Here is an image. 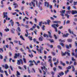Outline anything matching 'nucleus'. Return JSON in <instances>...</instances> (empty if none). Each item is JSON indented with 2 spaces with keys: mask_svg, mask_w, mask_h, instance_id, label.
Instances as JSON below:
<instances>
[{
  "mask_svg": "<svg viewBox=\"0 0 77 77\" xmlns=\"http://www.w3.org/2000/svg\"><path fill=\"white\" fill-rule=\"evenodd\" d=\"M61 54L62 56H65L66 54H67L68 56H70L71 55H70V53L68 52H65V53L63 52V51H62Z\"/></svg>",
  "mask_w": 77,
  "mask_h": 77,
  "instance_id": "nucleus-3",
  "label": "nucleus"
},
{
  "mask_svg": "<svg viewBox=\"0 0 77 77\" xmlns=\"http://www.w3.org/2000/svg\"><path fill=\"white\" fill-rule=\"evenodd\" d=\"M72 61H75V59H74V57H72Z\"/></svg>",
  "mask_w": 77,
  "mask_h": 77,
  "instance_id": "nucleus-61",
  "label": "nucleus"
},
{
  "mask_svg": "<svg viewBox=\"0 0 77 77\" xmlns=\"http://www.w3.org/2000/svg\"><path fill=\"white\" fill-rule=\"evenodd\" d=\"M42 3L41 2H39V3L38 4L39 8V6H40V5H42Z\"/></svg>",
  "mask_w": 77,
  "mask_h": 77,
  "instance_id": "nucleus-43",
  "label": "nucleus"
},
{
  "mask_svg": "<svg viewBox=\"0 0 77 77\" xmlns=\"http://www.w3.org/2000/svg\"><path fill=\"white\" fill-rule=\"evenodd\" d=\"M57 47L59 48V49H60V50H62V48L60 46V45H58L57 46Z\"/></svg>",
  "mask_w": 77,
  "mask_h": 77,
  "instance_id": "nucleus-42",
  "label": "nucleus"
},
{
  "mask_svg": "<svg viewBox=\"0 0 77 77\" xmlns=\"http://www.w3.org/2000/svg\"><path fill=\"white\" fill-rule=\"evenodd\" d=\"M72 67V71L74 72V71H75V75H77V71H75V68H74V66L73 65H72L71 66Z\"/></svg>",
  "mask_w": 77,
  "mask_h": 77,
  "instance_id": "nucleus-5",
  "label": "nucleus"
},
{
  "mask_svg": "<svg viewBox=\"0 0 77 77\" xmlns=\"http://www.w3.org/2000/svg\"><path fill=\"white\" fill-rule=\"evenodd\" d=\"M60 63L61 65H62L63 66H65L66 65L65 63H63L62 61H60Z\"/></svg>",
  "mask_w": 77,
  "mask_h": 77,
  "instance_id": "nucleus-21",
  "label": "nucleus"
},
{
  "mask_svg": "<svg viewBox=\"0 0 77 77\" xmlns=\"http://www.w3.org/2000/svg\"><path fill=\"white\" fill-rule=\"evenodd\" d=\"M47 21L48 22V25H49V23H50V20H47Z\"/></svg>",
  "mask_w": 77,
  "mask_h": 77,
  "instance_id": "nucleus-58",
  "label": "nucleus"
},
{
  "mask_svg": "<svg viewBox=\"0 0 77 77\" xmlns=\"http://www.w3.org/2000/svg\"><path fill=\"white\" fill-rule=\"evenodd\" d=\"M61 16H62V17H63L64 16V13H61L60 14Z\"/></svg>",
  "mask_w": 77,
  "mask_h": 77,
  "instance_id": "nucleus-64",
  "label": "nucleus"
},
{
  "mask_svg": "<svg viewBox=\"0 0 77 77\" xmlns=\"http://www.w3.org/2000/svg\"><path fill=\"white\" fill-rule=\"evenodd\" d=\"M64 75V73H63V72H62L61 73H59V75H60V76H61L62 75Z\"/></svg>",
  "mask_w": 77,
  "mask_h": 77,
  "instance_id": "nucleus-23",
  "label": "nucleus"
},
{
  "mask_svg": "<svg viewBox=\"0 0 77 77\" xmlns=\"http://www.w3.org/2000/svg\"><path fill=\"white\" fill-rule=\"evenodd\" d=\"M31 72L32 73H35V72H36V71L35 70V69L33 68H32V69L31 70Z\"/></svg>",
  "mask_w": 77,
  "mask_h": 77,
  "instance_id": "nucleus-16",
  "label": "nucleus"
},
{
  "mask_svg": "<svg viewBox=\"0 0 77 77\" xmlns=\"http://www.w3.org/2000/svg\"><path fill=\"white\" fill-rule=\"evenodd\" d=\"M9 22V23H11V26H14V22L12 21V20H11Z\"/></svg>",
  "mask_w": 77,
  "mask_h": 77,
  "instance_id": "nucleus-15",
  "label": "nucleus"
},
{
  "mask_svg": "<svg viewBox=\"0 0 77 77\" xmlns=\"http://www.w3.org/2000/svg\"><path fill=\"white\" fill-rule=\"evenodd\" d=\"M29 57H33V54H32V53H31V54H29Z\"/></svg>",
  "mask_w": 77,
  "mask_h": 77,
  "instance_id": "nucleus-29",
  "label": "nucleus"
},
{
  "mask_svg": "<svg viewBox=\"0 0 77 77\" xmlns=\"http://www.w3.org/2000/svg\"><path fill=\"white\" fill-rule=\"evenodd\" d=\"M13 5L14 6L15 5V6H14V8H17V7H18V5H17V4L16 3H14L13 4Z\"/></svg>",
  "mask_w": 77,
  "mask_h": 77,
  "instance_id": "nucleus-28",
  "label": "nucleus"
},
{
  "mask_svg": "<svg viewBox=\"0 0 77 77\" xmlns=\"http://www.w3.org/2000/svg\"><path fill=\"white\" fill-rule=\"evenodd\" d=\"M58 68L60 69H62V67L60 66H58Z\"/></svg>",
  "mask_w": 77,
  "mask_h": 77,
  "instance_id": "nucleus-60",
  "label": "nucleus"
},
{
  "mask_svg": "<svg viewBox=\"0 0 77 77\" xmlns=\"http://www.w3.org/2000/svg\"><path fill=\"white\" fill-rule=\"evenodd\" d=\"M59 41H60V42H65V40H62L61 39H59Z\"/></svg>",
  "mask_w": 77,
  "mask_h": 77,
  "instance_id": "nucleus-31",
  "label": "nucleus"
},
{
  "mask_svg": "<svg viewBox=\"0 0 77 77\" xmlns=\"http://www.w3.org/2000/svg\"><path fill=\"white\" fill-rule=\"evenodd\" d=\"M42 37H40L38 38V40L40 41H42L43 40V38L42 37V36H41Z\"/></svg>",
  "mask_w": 77,
  "mask_h": 77,
  "instance_id": "nucleus-17",
  "label": "nucleus"
},
{
  "mask_svg": "<svg viewBox=\"0 0 77 77\" xmlns=\"http://www.w3.org/2000/svg\"><path fill=\"white\" fill-rule=\"evenodd\" d=\"M31 3L32 5H33V7H35V3L36 5V6H38V1L36 0H33V2H32Z\"/></svg>",
  "mask_w": 77,
  "mask_h": 77,
  "instance_id": "nucleus-2",
  "label": "nucleus"
},
{
  "mask_svg": "<svg viewBox=\"0 0 77 77\" xmlns=\"http://www.w3.org/2000/svg\"><path fill=\"white\" fill-rule=\"evenodd\" d=\"M6 48H8L9 47V45H6L5 46H3V48L5 49V51H6Z\"/></svg>",
  "mask_w": 77,
  "mask_h": 77,
  "instance_id": "nucleus-10",
  "label": "nucleus"
},
{
  "mask_svg": "<svg viewBox=\"0 0 77 77\" xmlns=\"http://www.w3.org/2000/svg\"><path fill=\"white\" fill-rule=\"evenodd\" d=\"M53 69L54 71H56L57 69L56 68L54 67L53 68Z\"/></svg>",
  "mask_w": 77,
  "mask_h": 77,
  "instance_id": "nucleus-49",
  "label": "nucleus"
},
{
  "mask_svg": "<svg viewBox=\"0 0 77 77\" xmlns=\"http://www.w3.org/2000/svg\"><path fill=\"white\" fill-rule=\"evenodd\" d=\"M65 16L66 17H67V18L68 19L69 18V15H68V14H65Z\"/></svg>",
  "mask_w": 77,
  "mask_h": 77,
  "instance_id": "nucleus-27",
  "label": "nucleus"
},
{
  "mask_svg": "<svg viewBox=\"0 0 77 77\" xmlns=\"http://www.w3.org/2000/svg\"><path fill=\"white\" fill-rule=\"evenodd\" d=\"M26 32L27 34H26L25 36L26 37H28V35H29V32H28V30H27V29L26 30Z\"/></svg>",
  "mask_w": 77,
  "mask_h": 77,
  "instance_id": "nucleus-13",
  "label": "nucleus"
},
{
  "mask_svg": "<svg viewBox=\"0 0 77 77\" xmlns=\"http://www.w3.org/2000/svg\"><path fill=\"white\" fill-rule=\"evenodd\" d=\"M36 50L38 51V54H41L42 53H43L42 51V50H41V49H39L37 48L36 49Z\"/></svg>",
  "mask_w": 77,
  "mask_h": 77,
  "instance_id": "nucleus-7",
  "label": "nucleus"
},
{
  "mask_svg": "<svg viewBox=\"0 0 77 77\" xmlns=\"http://www.w3.org/2000/svg\"><path fill=\"white\" fill-rule=\"evenodd\" d=\"M5 68L6 69H8L9 68L8 65L7 64H5Z\"/></svg>",
  "mask_w": 77,
  "mask_h": 77,
  "instance_id": "nucleus-20",
  "label": "nucleus"
},
{
  "mask_svg": "<svg viewBox=\"0 0 77 77\" xmlns=\"http://www.w3.org/2000/svg\"><path fill=\"white\" fill-rule=\"evenodd\" d=\"M76 5H77V2H75L74 1L73 2V5L74 6H75Z\"/></svg>",
  "mask_w": 77,
  "mask_h": 77,
  "instance_id": "nucleus-36",
  "label": "nucleus"
},
{
  "mask_svg": "<svg viewBox=\"0 0 77 77\" xmlns=\"http://www.w3.org/2000/svg\"><path fill=\"white\" fill-rule=\"evenodd\" d=\"M45 27V25H43V27H42V29L43 30H45V28H44Z\"/></svg>",
  "mask_w": 77,
  "mask_h": 77,
  "instance_id": "nucleus-54",
  "label": "nucleus"
},
{
  "mask_svg": "<svg viewBox=\"0 0 77 77\" xmlns=\"http://www.w3.org/2000/svg\"><path fill=\"white\" fill-rule=\"evenodd\" d=\"M48 37H49L50 38H52V36H51V32L50 31H48Z\"/></svg>",
  "mask_w": 77,
  "mask_h": 77,
  "instance_id": "nucleus-9",
  "label": "nucleus"
},
{
  "mask_svg": "<svg viewBox=\"0 0 77 77\" xmlns=\"http://www.w3.org/2000/svg\"><path fill=\"white\" fill-rule=\"evenodd\" d=\"M43 67H44V68L45 69V71L47 72V68H46V67H45V66H44Z\"/></svg>",
  "mask_w": 77,
  "mask_h": 77,
  "instance_id": "nucleus-51",
  "label": "nucleus"
},
{
  "mask_svg": "<svg viewBox=\"0 0 77 77\" xmlns=\"http://www.w3.org/2000/svg\"><path fill=\"white\" fill-rule=\"evenodd\" d=\"M66 48H67L68 49H69V46L68 45H66Z\"/></svg>",
  "mask_w": 77,
  "mask_h": 77,
  "instance_id": "nucleus-55",
  "label": "nucleus"
},
{
  "mask_svg": "<svg viewBox=\"0 0 77 77\" xmlns=\"http://www.w3.org/2000/svg\"><path fill=\"white\" fill-rule=\"evenodd\" d=\"M5 31H6V32H9V29H5Z\"/></svg>",
  "mask_w": 77,
  "mask_h": 77,
  "instance_id": "nucleus-57",
  "label": "nucleus"
},
{
  "mask_svg": "<svg viewBox=\"0 0 77 77\" xmlns=\"http://www.w3.org/2000/svg\"><path fill=\"white\" fill-rule=\"evenodd\" d=\"M0 53H3V48H0Z\"/></svg>",
  "mask_w": 77,
  "mask_h": 77,
  "instance_id": "nucleus-25",
  "label": "nucleus"
},
{
  "mask_svg": "<svg viewBox=\"0 0 77 77\" xmlns=\"http://www.w3.org/2000/svg\"><path fill=\"white\" fill-rule=\"evenodd\" d=\"M51 53H52V55H53V56H55V55H56V54L55 53H54L53 52H52Z\"/></svg>",
  "mask_w": 77,
  "mask_h": 77,
  "instance_id": "nucleus-47",
  "label": "nucleus"
},
{
  "mask_svg": "<svg viewBox=\"0 0 77 77\" xmlns=\"http://www.w3.org/2000/svg\"><path fill=\"white\" fill-rule=\"evenodd\" d=\"M48 62H49V63H51V62H52V60H51L49 59L48 60Z\"/></svg>",
  "mask_w": 77,
  "mask_h": 77,
  "instance_id": "nucleus-44",
  "label": "nucleus"
},
{
  "mask_svg": "<svg viewBox=\"0 0 77 77\" xmlns=\"http://www.w3.org/2000/svg\"><path fill=\"white\" fill-rule=\"evenodd\" d=\"M28 71L29 73H31V72L30 71V70L29 69V67H28Z\"/></svg>",
  "mask_w": 77,
  "mask_h": 77,
  "instance_id": "nucleus-38",
  "label": "nucleus"
},
{
  "mask_svg": "<svg viewBox=\"0 0 77 77\" xmlns=\"http://www.w3.org/2000/svg\"><path fill=\"white\" fill-rule=\"evenodd\" d=\"M3 57L2 55L0 54V59H3Z\"/></svg>",
  "mask_w": 77,
  "mask_h": 77,
  "instance_id": "nucleus-52",
  "label": "nucleus"
},
{
  "mask_svg": "<svg viewBox=\"0 0 77 77\" xmlns=\"http://www.w3.org/2000/svg\"><path fill=\"white\" fill-rule=\"evenodd\" d=\"M3 14L4 15V18H6L5 20H8V13L7 12H4L3 13Z\"/></svg>",
  "mask_w": 77,
  "mask_h": 77,
  "instance_id": "nucleus-4",
  "label": "nucleus"
},
{
  "mask_svg": "<svg viewBox=\"0 0 77 77\" xmlns=\"http://www.w3.org/2000/svg\"><path fill=\"white\" fill-rule=\"evenodd\" d=\"M73 64L75 66H76V65H77V63L75 62H74Z\"/></svg>",
  "mask_w": 77,
  "mask_h": 77,
  "instance_id": "nucleus-56",
  "label": "nucleus"
},
{
  "mask_svg": "<svg viewBox=\"0 0 77 77\" xmlns=\"http://www.w3.org/2000/svg\"><path fill=\"white\" fill-rule=\"evenodd\" d=\"M17 75H20V73L18 71H17Z\"/></svg>",
  "mask_w": 77,
  "mask_h": 77,
  "instance_id": "nucleus-35",
  "label": "nucleus"
},
{
  "mask_svg": "<svg viewBox=\"0 0 77 77\" xmlns=\"http://www.w3.org/2000/svg\"><path fill=\"white\" fill-rule=\"evenodd\" d=\"M69 70H67L66 71H65V73L66 74H67V73H68V72H69Z\"/></svg>",
  "mask_w": 77,
  "mask_h": 77,
  "instance_id": "nucleus-48",
  "label": "nucleus"
},
{
  "mask_svg": "<svg viewBox=\"0 0 77 77\" xmlns=\"http://www.w3.org/2000/svg\"><path fill=\"white\" fill-rule=\"evenodd\" d=\"M59 25H58V24H54L52 25L51 26L52 27H53L55 29V32H58V31H57V27H59Z\"/></svg>",
  "mask_w": 77,
  "mask_h": 77,
  "instance_id": "nucleus-1",
  "label": "nucleus"
},
{
  "mask_svg": "<svg viewBox=\"0 0 77 77\" xmlns=\"http://www.w3.org/2000/svg\"><path fill=\"white\" fill-rule=\"evenodd\" d=\"M10 68L11 69V70L13 71H14V69H13V68L12 67V66H10Z\"/></svg>",
  "mask_w": 77,
  "mask_h": 77,
  "instance_id": "nucleus-46",
  "label": "nucleus"
},
{
  "mask_svg": "<svg viewBox=\"0 0 77 77\" xmlns=\"http://www.w3.org/2000/svg\"><path fill=\"white\" fill-rule=\"evenodd\" d=\"M51 74H52V75H54L55 73L54 72L52 71L51 72Z\"/></svg>",
  "mask_w": 77,
  "mask_h": 77,
  "instance_id": "nucleus-62",
  "label": "nucleus"
},
{
  "mask_svg": "<svg viewBox=\"0 0 77 77\" xmlns=\"http://www.w3.org/2000/svg\"><path fill=\"white\" fill-rule=\"evenodd\" d=\"M66 11L65 10H62V11H60V13H62L63 14H65Z\"/></svg>",
  "mask_w": 77,
  "mask_h": 77,
  "instance_id": "nucleus-33",
  "label": "nucleus"
},
{
  "mask_svg": "<svg viewBox=\"0 0 77 77\" xmlns=\"http://www.w3.org/2000/svg\"><path fill=\"white\" fill-rule=\"evenodd\" d=\"M67 13L68 14H71V11L69 10L68 11H66Z\"/></svg>",
  "mask_w": 77,
  "mask_h": 77,
  "instance_id": "nucleus-41",
  "label": "nucleus"
},
{
  "mask_svg": "<svg viewBox=\"0 0 77 77\" xmlns=\"http://www.w3.org/2000/svg\"><path fill=\"white\" fill-rule=\"evenodd\" d=\"M53 23H61V22L60 21H54Z\"/></svg>",
  "mask_w": 77,
  "mask_h": 77,
  "instance_id": "nucleus-19",
  "label": "nucleus"
},
{
  "mask_svg": "<svg viewBox=\"0 0 77 77\" xmlns=\"http://www.w3.org/2000/svg\"><path fill=\"white\" fill-rule=\"evenodd\" d=\"M53 60L54 62H56V58H53Z\"/></svg>",
  "mask_w": 77,
  "mask_h": 77,
  "instance_id": "nucleus-40",
  "label": "nucleus"
},
{
  "mask_svg": "<svg viewBox=\"0 0 77 77\" xmlns=\"http://www.w3.org/2000/svg\"><path fill=\"white\" fill-rule=\"evenodd\" d=\"M45 6H47V8H48L49 6H50L49 3H48L47 2H45Z\"/></svg>",
  "mask_w": 77,
  "mask_h": 77,
  "instance_id": "nucleus-8",
  "label": "nucleus"
},
{
  "mask_svg": "<svg viewBox=\"0 0 77 77\" xmlns=\"http://www.w3.org/2000/svg\"><path fill=\"white\" fill-rule=\"evenodd\" d=\"M20 38L22 39L23 40V41H25V39H24V38H23V36L20 35Z\"/></svg>",
  "mask_w": 77,
  "mask_h": 77,
  "instance_id": "nucleus-30",
  "label": "nucleus"
},
{
  "mask_svg": "<svg viewBox=\"0 0 77 77\" xmlns=\"http://www.w3.org/2000/svg\"><path fill=\"white\" fill-rule=\"evenodd\" d=\"M15 30V29L14 28H12L11 29V32L12 33L14 34L15 33V32H14Z\"/></svg>",
  "mask_w": 77,
  "mask_h": 77,
  "instance_id": "nucleus-14",
  "label": "nucleus"
},
{
  "mask_svg": "<svg viewBox=\"0 0 77 77\" xmlns=\"http://www.w3.org/2000/svg\"><path fill=\"white\" fill-rule=\"evenodd\" d=\"M49 41L51 42H54V40L53 39H49Z\"/></svg>",
  "mask_w": 77,
  "mask_h": 77,
  "instance_id": "nucleus-26",
  "label": "nucleus"
},
{
  "mask_svg": "<svg viewBox=\"0 0 77 77\" xmlns=\"http://www.w3.org/2000/svg\"><path fill=\"white\" fill-rule=\"evenodd\" d=\"M43 36H44V37H46V36L47 37V38H48V35L46 34H44Z\"/></svg>",
  "mask_w": 77,
  "mask_h": 77,
  "instance_id": "nucleus-32",
  "label": "nucleus"
},
{
  "mask_svg": "<svg viewBox=\"0 0 77 77\" xmlns=\"http://www.w3.org/2000/svg\"><path fill=\"white\" fill-rule=\"evenodd\" d=\"M17 29L19 32H21V29H20V27H18Z\"/></svg>",
  "mask_w": 77,
  "mask_h": 77,
  "instance_id": "nucleus-59",
  "label": "nucleus"
},
{
  "mask_svg": "<svg viewBox=\"0 0 77 77\" xmlns=\"http://www.w3.org/2000/svg\"><path fill=\"white\" fill-rule=\"evenodd\" d=\"M67 41L68 42H71L72 40L71 39H68L67 40Z\"/></svg>",
  "mask_w": 77,
  "mask_h": 77,
  "instance_id": "nucleus-39",
  "label": "nucleus"
},
{
  "mask_svg": "<svg viewBox=\"0 0 77 77\" xmlns=\"http://www.w3.org/2000/svg\"><path fill=\"white\" fill-rule=\"evenodd\" d=\"M67 69H71V66H69L67 68Z\"/></svg>",
  "mask_w": 77,
  "mask_h": 77,
  "instance_id": "nucleus-50",
  "label": "nucleus"
},
{
  "mask_svg": "<svg viewBox=\"0 0 77 77\" xmlns=\"http://www.w3.org/2000/svg\"><path fill=\"white\" fill-rule=\"evenodd\" d=\"M68 31H69V33H72V31H71V29H68Z\"/></svg>",
  "mask_w": 77,
  "mask_h": 77,
  "instance_id": "nucleus-53",
  "label": "nucleus"
},
{
  "mask_svg": "<svg viewBox=\"0 0 77 77\" xmlns=\"http://www.w3.org/2000/svg\"><path fill=\"white\" fill-rule=\"evenodd\" d=\"M72 14L73 15L75 14H77V11H76L72 10Z\"/></svg>",
  "mask_w": 77,
  "mask_h": 77,
  "instance_id": "nucleus-12",
  "label": "nucleus"
},
{
  "mask_svg": "<svg viewBox=\"0 0 77 77\" xmlns=\"http://www.w3.org/2000/svg\"><path fill=\"white\" fill-rule=\"evenodd\" d=\"M4 72H5L6 75L8 76V73H7V71H4Z\"/></svg>",
  "mask_w": 77,
  "mask_h": 77,
  "instance_id": "nucleus-45",
  "label": "nucleus"
},
{
  "mask_svg": "<svg viewBox=\"0 0 77 77\" xmlns=\"http://www.w3.org/2000/svg\"><path fill=\"white\" fill-rule=\"evenodd\" d=\"M28 38L29 39H30L31 41H32L33 39H32V37H30V36H28Z\"/></svg>",
  "mask_w": 77,
  "mask_h": 77,
  "instance_id": "nucleus-34",
  "label": "nucleus"
},
{
  "mask_svg": "<svg viewBox=\"0 0 77 77\" xmlns=\"http://www.w3.org/2000/svg\"><path fill=\"white\" fill-rule=\"evenodd\" d=\"M39 25L40 26H41L42 25V22L39 23Z\"/></svg>",
  "mask_w": 77,
  "mask_h": 77,
  "instance_id": "nucleus-63",
  "label": "nucleus"
},
{
  "mask_svg": "<svg viewBox=\"0 0 77 77\" xmlns=\"http://www.w3.org/2000/svg\"><path fill=\"white\" fill-rule=\"evenodd\" d=\"M20 54L19 53H18L17 54L15 53V54L14 56V59H17V57H19V56H20Z\"/></svg>",
  "mask_w": 77,
  "mask_h": 77,
  "instance_id": "nucleus-6",
  "label": "nucleus"
},
{
  "mask_svg": "<svg viewBox=\"0 0 77 77\" xmlns=\"http://www.w3.org/2000/svg\"><path fill=\"white\" fill-rule=\"evenodd\" d=\"M17 63L18 65H21V62H20V60H17Z\"/></svg>",
  "mask_w": 77,
  "mask_h": 77,
  "instance_id": "nucleus-18",
  "label": "nucleus"
},
{
  "mask_svg": "<svg viewBox=\"0 0 77 77\" xmlns=\"http://www.w3.org/2000/svg\"><path fill=\"white\" fill-rule=\"evenodd\" d=\"M68 35H69V33H67L66 34H63V36L64 38V37H68Z\"/></svg>",
  "mask_w": 77,
  "mask_h": 77,
  "instance_id": "nucleus-11",
  "label": "nucleus"
},
{
  "mask_svg": "<svg viewBox=\"0 0 77 77\" xmlns=\"http://www.w3.org/2000/svg\"><path fill=\"white\" fill-rule=\"evenodd\" d=\"M2 67H0V72L1 73H3V72H4V71L2 69Z\"/></svg>",
  "mask_w": 77,
  "mask_h": 77,
  "instance_id": "nucleus-22",
  "label": "nucleus"
},
{
  "mask_svg": "<svg viewBox=\"0 0 77 77\" xmlns=\"http://www.w3.org/2000/svg\"><path fill=\"white\" fill-rule=\"evenodd\" d=\"M23 61L24 63H27V62L26 61V59L25 58H23Z\"/></svg>",
  "mask_w": 77,
  "mask_h": 77,
  "instance_id": "nucleus-24",
  "label": "nucleus"
},
{
  "mask_svg": "<svg viewBox=\"0 0 77 77\" xmlns=\"http://www.w3.org/2000/svg\"><path fill=\"white\" fill-rule=\"evenodd\" d=\"M29 62L30 63H33V62H35V61L34 60H33V61L30 60L29 61Z\"/></svg>",
  "mask_w": 77,
  "mask_h": 77,
  "instance_id": "nucleus-37",
  "label": "nucleus"
}]
</instances>
